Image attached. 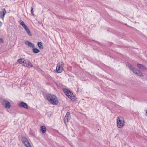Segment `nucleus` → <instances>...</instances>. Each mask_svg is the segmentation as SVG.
<instances>
[{"instance_id":"f257e3e1","label":"nucleus","mask_w":147,"mask_h":147,"mask_svg":"<svg viewBox=\"0 0 147 147\" xmlns=\"http://www.w3.org/2000/svg\"><path fill=\"white\" fill-rule=\"evenodd\" d=\"M47 99L51 104L56 105L58 103V101L56 96L54 95L47 94L46 95Z\"/></svg>"},{"instance_id":"f03ea898","label":"nucleus","mask_w":147,"mask_h":147,"mask_svg":"<svg viewBox=\"0 0 147 147\" xmlns=\"http://www.w3.org/2000/svg\"><path fill=\"white\" fill-rule=\"evenodd\" d=\"M64 92L69 98L71 99V100L72 101L75 100V96L74 95L72 92L70 90L66 89H65L64 90Z\"/></svg>"},{"instance_id":"7ed1b4c3","label":"nucleus","mask_w":147,"mask_h":147,"mask_svg":"<svg viewBox=\"0 0 147 147\" xmlns=\"http://www.w3.org/2000/svg\"><path fill=\"white\" fill-rule=\"evenodd\" d=\"M0 102L2 105L5 108L9 109L11 107L10 102L2 98L1 99H0Z\"/></svg>"},{"instance_id":"20e7f679","label":"nucleus","mask_w":147,"mask_h":147,"mask_svg":"<svg viewBox=\"0 0 147 147\" xmlns=\"http://www.w3.org/2000/svg\"><path fill=\"white\" fill-rule=\"evenodd\" d=\"M22 141L26 147H32L28 139L26 138L25 137H22Z\"/></svg>"},{"instance_id":"39448f33","label":"nucleus","mask_w":147,"mask_h":147,"mask_svg":"<svg viewBox=\"0 0 147 147\" xmlns=\"http://www.w3.org/2000/svg\"><path fill=\"white\" fill-rule=\"evenodd\" d=\"M117 125L118 128H120L122 127L124 125V121H122L119 117L117 118Z\"/></svg>"},{"instance_id":"423d86ee","label":"nucleus","mask_w":147,"mask_h":147,"mask_svg":"<svg viewBox=\"0 0 147 147\" xmlns=\"http://www.w3.org/2000/svg\"><path fill=\"white\" fill-rule=\"evenodd\" d=\"M18 106L21 108H24L26 109H28V105L24 102H21L18 105Z\"/></svg>"},{"instance_id":"0eeeda50","label":"nucleus","mask_w":147,"mask_h":147,"mask_svg":"<svg viewBox=\"0 0 147 147\" xmlns=\"http://www.w3.org/2000/svg\"><path fill=\"white\" fill-rule=\"evenodd\" d=\"M70 115L69 112H67L64 118V121L65 122L66 121L67 122H68L69 120L70 119Z\"/></svg>"},{"instance_id":"6e6552de","label":"nucleus","mask_w":147,"mask_h":147,"mask_svg":"<svg viewBox=\"0 0 147 147\" xmlns=\"http://www.w3.org/2000/svg\"><path fill=\"white\" fill-rule=\"evenodd\" d=\"M6 11L5 8L3 9L2 11L0 12V17L3 19L6 13Z\"/></svg>"},{"instance_id":"1a4fd4ad","label":"nucleus","mask_w":147,"mask_h":147,"mask_svg":"<svg viewBox=\"0 0 147 147\" xmlns=\"http://www.w3.org/2000/svg\"><path fill=\"white\" fill-rule=\"evenodd\" d=\"M25 43L26 45H27L29 47H31L32 48L35 47L34 45L28 40L25 41Z\"/></svg>"},{"instance_id":"9d476101","label":"nucleus","mask_w":147,"mask_h":147,"mask_svg":"<svg viewBox=\"0 0 147 147\" xmlns=\"http://www.w3.org/2000/svg\"><path fill=\"white\" fill-rule=\"evenodd\" d=\"M134 71V73L139 76L142 77L144 76L143 74L141 72L137 69H136L135 71Z\"/></svg>"},{"instance_id":"9b49d317","label":"nucleus","mask_w":147,"mask_h":147,"mask_svg":"<svg viewBox=\"0 0 147 147\" xmlns=\"http://www.w3.org/2000/svg\"><path fill=\"white\" fill-rule=\"evenodd\" d=\"M61 66H60V65L59 66H57L56 67V70L58 73H61L63 70V68L62 67L61 69Z\"/></svg>"},{"instance_id":"f8f14e48","label":"nucleus","mask_w":147,"mask_h":147,"mask_svg":"<svg viewBox=\"0 0 147 147\" xmlns=\"http://www.w3.org/2000/svg\"><path fill=\"white\" fill-rule=\"evenodd\" d=\"M127 66L130 69H131L132 70L133 73H134V71H135L136 70V68L134 67H133V66H132L129 63V64H128Z\"/></svg>"},{"instance_id":"ddd939ff","label":"nucleus","mask_w":147,"mask_h":147,"mask_svg":"<svg viewBox=\"0 0 147 147\" xmlns=\"http://www.w3.org/2000/svg\"><path fill=\"white\" fill-rule=\"evenodd\" d=\"M32 51L34 53H37L40 52V50L37 48L34 47L32 48Z\"/></svg>"},{"instance_id":"4468645a","label":"nucleus","mask_w":147,"mask_h":147,"mask_svg":"<svg viewBox=\"0 0 147 147\" xmlns=\"http://www.w3.org/2000/svg\"><path fill=\"white\" fill-rule=\"evenodd\" d=\"M37 45L40 49H43L42 44L41 42H38L37 43Z\"/></svg>"},{"instance_id":"2eb2a0df","label":"nucleus","mask_w":147,"mask_h":147,"mask_svg":"<svg viewBox=\"0 0 147 147\" xmlns=\"http://www.w3.org/2000/svg\"><path fill=\"white\" fill-rule=\"evenodd\" d=\"M25 60L24 58H21L18 59L17 62L20 64L22 63L23 64Z\"/></svg>"},{"instance_id":"dca6fc26","label":"nucleus","mask_w":147,"mask_h":147,"mask_svg":"<svg viewBox=\"0 0 147 147\" xmlns=\"http://www.w3.org/2000/svg\"><path fill=\"white\" fill-rule=\"evenodd\" d=\"M40 130L42 131L43 134H44L46 132V128L45 127L43 126H41L40 127Z\"/></svg>"},{"instance_id":"f3484780","label":"nucleus","mask_w":147,"mask_h":147,"mask_svg":"<svg viewBox=\"0 0 147 147\" xmlns=\"http://www.w3.org/2000/svg\"><path fill=\"white\" fill-rule=\"evenodd\" d=\"M24 61V63L23 64V65L25 67H29V64H28L29 61H27L26 60H25Z\"/></svg>"},{"instance_id":"a211bd4d","label":"nucleus","mask_w":147,"mask_h":147,"mask_svg":"<svg viewBox=\"0 0 147 147\" xmlns=\"http://www.w3.org/2000/svg\"><path fill=\"white\" fill-rule=\"evenodd\" d=\"M137 66L140 69H142V67H143L144 68L146 69V67L141 64L138 63L137 64Z\"/></svg>"},{"instance_id":"6ab92c4d","label":"nucleus","mask_w":147,"mask_h":147,"mask_svg":"<svg viewBox=\"0 0 147 147\" xmlns=\"http://www.w3.org/2000/svg\"><path fill=\"white\" fill-rule=\"evenodd\" d=\"M20 24L24 27L25 28V26H26V25L24 24V22L22 20L20 21Z\"/></svg>"},{"instance_id":"aec40b11","label":"nucleus","mask_w":147,"mask_h":147,"mask_svg":"<svg viewBox=\"0 0 147 147\" xmlns=\"http://www.w3.org/2000/svg\"><path fill=\"white\" fill-rule=\"evenodd\" d=\"M33 10L32 7H31V13L32 16H34V14L33 13Z\"/></svg>"},{"instance_id":"412c9836","label":"nucleus","mask_w":147,"mask_h":147,"mask_svg":"<svg viewBox=\"0 0 147 147\" xmlns=\"http://www.w3.org/2000/svg\"><path fill=\"white\" fill-rule=\"evenodd\" d=\"M24 28L25 29V30H26V32L30 30L29 28L27 27V26H25V28Z\"/></svg>"},{"instance_id":"4be33fe9","label":"nucleus","mask_w":147,"mask_h":147,"mask_svg":"<svg viewBox=\"0 0 147 147\" xmlns=\"http://www.w3.org/2000/svg\"><path fill=\"white\" fill-rule=\"evenodd\" d=\"M27 33L28 34L29 36H32V34L31 33L30 31V30L29 31H28L27 32Z\"/></svg>"},{"instance_id":"5701e85b","label":"nucleus","mask_w":147,"mask_h":147,"mask_svg":"<svg viewBox=\"0 0 147 147\" xmlns=\"http://www.w3.org/2000/svg\"><path fill=\"white\" fill-rule=\"evenodd\" d=\"M29 67H32V65L30 62H29Z\"/></svg>"},{"instance_id":"b1692460","label":"nucleus","mask_w":147,"mask_h":147,"mask_svg":"<svg viewBox=\"0 0 147 147\" xmlns=\"http://www.w3.org/2000/svg\"><path fill=\"white\" fill-rule=\"evenodd\" d=\"M0 43H3V40L2 38H0Z\"/></svg>"},{"instance_id":"393cba45","label":"nucleus","mask_w":147,"mask_h":147,"mask_svg":"<svg viewBox=\"0 0 147 147\" xmlns=\"http://www.w3.org/2000/svg\"><path fill=\"white\" fill-rule=\"evenodd\" d=\"M2 23H1V22L0 21V27H1V24Z\"/></svg>"},{"instance_id":"a878e982","label":"nucleus","mask_w":147,"mask_h":147,"mask_svg":"<svg viewBox=\"0 0 147 147\" xmlns=\"http://www.w3.org/2000/svg\"><path fill=\"white\" fill-rule=\"evenodd\" d=\"M125 25H127V24H125Z\"/></svg>"},{"instance_id":"bb28decb","label":"nucleus","mask_w":147,"mask_h":147,"mask_svg":"<svg viewBox=\"0 0 147 147\" xmlns=\"http://www.w3.org/2000/svg\"><path fill=\"white\" fill-rule=\"evenodd\" d=\"M146 113H147V110H146Z\"/></svg>"}]
</instances>
